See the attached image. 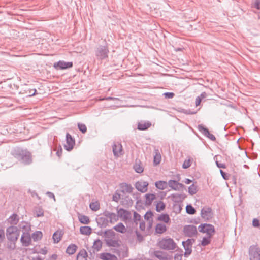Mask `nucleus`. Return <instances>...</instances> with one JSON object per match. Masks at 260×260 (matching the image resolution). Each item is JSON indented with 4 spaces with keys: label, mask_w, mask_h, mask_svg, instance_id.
Here are the masks:
<instances>
[{
    "label": "nucleus",
    "mask_w": 260,
    "mask_h": 260,
    "mask_svg": "<svg viewBox=\"0 0 260 260\" xmlns=\"http://www.w3.org/2000/svg\"><path fill=\"white\" fill-rule=\"evenodd\" d=\"M136 236H137V241L139 242L140 243V242H141L142 241H143L144 237H143V235L141 234H140L139 232L136 231Z\"/></svg>",
    "instance_id": "nucleus-54"
},
{
    "label": "nucleus",
    "mask_w": 260,
    "mask_h": 260,
    "mask_svg": "<svg viewBox=\"0 0 260 260\" xmlns=\"http://www.w3.org/2000/svg\"><path fill=\"white\" fill-rule=\"evenodd\" d=\"M6 236L9 241H17L19 236L17 227L13 225L8 227L6 230Z\"/></svg>",
    "instance_id": "nucleus-4"
},
{
    "label": "nucleus",
    "mask_w": 260,
    "mask_h": 260,
    "mask_svg": "<svg viewBox=\"0 0 260 260\" xmlns=\"http://www.w3.org/2000/svg\"><path fill=\"white\" fill-rule=\"evenodd\" d=\"M96 221L97 222L98 226L101 228H106L107 226L108 225V219L103 216L96 218Z\"/></svg>",
    "instance_id": "nucleus-17"
},
{
    "label": "nucleus",
    "mask_w": 260,
    "mask_h": 260,
    "mask_svg": "<svg viewBox=\"0 0 260 260\" xmlns=\"http://www.w3.org/2000/svg\"><path fill=\"white\" fill-rule=\"evenodd\" d=\"M109 50L106 41L104 45H99L95 50V55L99 60H104L108 57Z\"/></svg>",
    "instance_id": "nucleus-2"
},
{
    "label": "nucleus",
    "mask_w": 260,
    "mask_h": 260,
    "mask_svg": "<svg viewBox=\"0 0 260 260\" xmlns=\"http://www.w3.org/2000/svg\"><path fill=\"white\" fill-rule=\"evenodd\" d=\"M195 242L194 239H188L185 241L182 242V246L185 250L184 255L188 257L192 253V244Z\"/></svg>",
    "instance_id": "nucleus-6"
},
{
    "label": "nucleus",
    "mask_w": 260,
    "mask_h": 260,
    "mask_svg": "<svg viewBox=\"0 0 260 260\" xmlns=\"http://www.w3.org/2000/svg\"><path fill=\"white\" fill-rule=\"evenodd\" d=\"M120 188L121 189V192L123 193H131L133 192L134 189L132 186L126 183H121L120 184Z\"/></svg>",
    "instance_id": "nucleus-16"
},
{
    "label": "nucleus",
    "mask_w": 260,
    "mask_h": 260,
    "mask_svg": "<svg viewBox=\"0 0 260 260\" xmlns=\"http://www.w3.org/2000/svg\"><path fill=\"white\" fill-rule=\"evenodd\" d=\"M154 255L159 260H168L167 255L164 252L155 251L154 253Z\"/></svg>",
    "instance_id": "nucleus-24"
},
{
    "label": "nucleus",
    "mask_w": 260,
    "mask_h": 260,
    "mask_svg": "<svg viewBox=\"0 0 260 260\" xmlns=\"http://www.w3.org/2000/svg\"><path fill=\"white\" fill-rule=\"evenodd\" d=\"M178 182L174 180H170L168 182V185L172 189L174 190H178V185H177Z\"/></svg>",
    "instance_id": "nucleus-39"
},
{
    "label": "nucleus",
    "mask_w": 260,
    "mask_h": 260,
    "mask_svg": "<svg viewBox=\"0 0 260 260\" xmlns=\"http://www.w3.org/2000/svg\"><path fill=\"white\" fill-rule=\"evenodd\" d=\"M102 246V242L100 239L96 240L92 246V248L96 251H100Z\"/></svg>",
    "instance_id": "nucleus-36"
},
{
    "label": "nucleus",
    "mask_w": 260,
    "mask_h": 260,
    "mask_svg": "<svg viewBox=\"0 0 260 260\" xmlns=\"http://www.w3.org/2000/svg\"><path fill=\"white\" fill-rule=\"evenodd\" d=\"M16 241H9L7 243V247L10 250H14L16 247Z\"/></svg>",
    "instance_id": "nucleus-50"
},
{
    "label": "nucleus",
    "mask_w": 260,
    "mask_h": 260,
    "mask_svg": "<svg viewBox=\"0 0 260 260\" xmlns=\"http://www.w3.org/2000/svg\"><path fill=\"white\" fill-rule=\"evenodd\" d=\"M220 173L224 180H228L229 179V175L223 170H220Z\"/></svg>",
    "instance_id": "nucleus-57"
},
{
    "label": "nucleus",
    "mask_w": 260,
    "mask_h": 260,
    "mask_svg": "<svg viewBox=\"0 0 260 260\" xmlns=\"http://www.w3.org/2000/svg\"><path fill=\"white\" fill-rule=\"evenodd\" d=\"M167 230L166 226L162 223H158L155 227V232L158 234H162Z\"/></svg>",
    "instance_id": "nucleus-28"
},
{
    "label": "nucleus",
    "mask_w": 260,
    "mask_h": 260,
    "mask_svg": "<svg viewBox=\"0 0 260 260\" xmlns=\"http://www.w3.org/2000/svg\"><path fill=\"white\" fill-rule=\"evenodd\" d=\"M18 226L19 229L25 230V231H27L28 230V229H29V226L28 225L27 223L25 222L20 223Z\"/></svg>",
    "instance_id": "nucleus-51"
},
{
    "label": "nucleus",
    "mask_w": 260,
    "mask_h": 260,
    "mask_svg": "<svg viewBox=\"0 0 260 260\" xmlns=\"http://www.w3.org/2000/svg\"><path fill=\"white\" fill-rule=\"evenodd\" d=\"M197 187L194 184H191L190 186L188 187V193L190 195L195 194L197 193Z\"/></svg>",
    "instance_id": "nucleus-43"
},
{
    "label": "nucleus",
    "mask_w": 260,
    "mask_h": 260,
    "mask_svg": "<svg viewBox=\"0 0 260 260\" xmlns=\"http://www.w3.org/2000/svg\"><path fill=\"white\" fill-rule=\"evenodd\" d=\"M36 92H37V91H36V89H32V90H30L28 92L29 96H34V95H36Z\"/></svg>",
    "instance_id": "nucleus-64"
},
{
    "label": "nucleus",
    "mask_w": 260,
    "mask_h": 260,
    "mask_svg": "<svg viewBox=\"0 0 260 260\" xmlns=\"http://www.w3.org/2000/svg\"><path fill=\"white\" fill-rule=\"evenodd\" d=\"M155 210L157 212H160L165 210L166 204L161 201H159L156 204Z\"/></svg>",
    "instance_id": "nucleus-30"
},
{
    "label": "nucleus",
    "mask_w": 260,
    "mask_h": 260,
    "mask_svg": "<svg viewBox=\"0 0 260 260\" xmlns=\"http://www.w3.org/2000/svg\"><path fill=\"white\" fill-rule=\"evenodd\" d=\"M43 236V234L41 231H37L34 232L32 235L31 238L34 241H37L40 240Z\"/></svg>",
    "instance_id": "nucleus-33"
},
{
    "label": "nucleus",
    "mask_w": 260,
    "mask_h": 260,
    "mask_svg": "<svg viewBox=\"0 0 260 260\" xmlns=\"http://www.w3.org/2000/svg\"><path fill=\"white\" fill-rule=\"evenodd\" d=\"M157 220L159 221H163L167 223L169 222L170 218L169 217V215L166 213L160 214L158 216Z\"/></svg>",
    "instance_id": "nucleus-34"
},
{
    "label": "nucleus",
    "mask_w": 260,
    "mask_h": 260,
    "mask_svg": "<svg viewBox=\"0 0 260 260\" xmlns=\"http://www.w3.org/2000/svg\"><path fill=\"white\" fill-rule=\"evenodd\" d=\"M184 233L185 236L188 237H192L197 234L196 227L193 225H187L184 227Z\"/></svg>",
    "instance_id": "nucleus-11"
},
{
    "label": "nucleus",
    "mask_w": 260,
    "mask_h": 260,
    "mask_svg": "<svg viewBox=\"0 0 260 260\" xmlns=\"http://www.w3.org/2000/svg\"><path fill=\"white\" fill-rule=\"evenodd\" d=\"M151 126L149 121H140L138 123L137 128L140 131H145Z\"/></svg>",
    "instance_id": "nucleus-21"
},
{
    "label": "nucleus",
    "mask_w": 260,
    "mask_h": 260,
    "mask_svg": "<svg viewBox=\"0 0 260 260\" xmlns=\"http://www.w3.org/2000/svg\"><path fill=\"white\" fill-rule=\"evenodd\" d=\"M11 154L24 165H29L32 162L31 154L26 149L16 147L12 150Z\"/></svg>",
    "instance_id": "nucleus-1"
},
{
    "label": "nucleus",
    "mask_w": 260,
    "mask_h": 260,
    "mask_svg": "<svg viewBox=\"0 0 260 260\" xmlns=\"http://www.w3.org/2000/svg\"><path fill=\"white\" fill-rule=\"evenodd\" d=\"M31 238L28 232H23L20 239L22 245L25 247L28 246L31 242Z\"/></svg>",
    "instance_id": "nucleus-15"
},
{
    "label": "nucleus",
    "mask_w": 260,
    "mask_h": 260,
    "mask_svg": "<svg viewBox=\"0 0 260 260\" xmlns=\"http://www.w3.org/2000/svg\"><path fill=\"white\" fill-rule=\"evenodd\" d=\"M120 198V195L119 194H115L113 196V201L117 202Z\"/></svg>",
    "instance_id": "nucleus-59"
},
{
    "label": "nucleus",
    "mask_w": 260,
    "mask_h": 260,
    "mask_svg": "<svg viewBox=\"0 0 260 260\" xmlns=\"http://www.w3.org/2000/svg\"><path fill=\"white\" fill-rule=\"evenodd\" d=\"M80 232L84 235H89L92 232V229L90 226H83L80 228Z\"/></svg>",
    "instance_id": "nucleus-25"
},
{
    "label": "nucleus",
    "mask_w": 260,
    "mask_h": 260,
    "mask_svg": "<svg viewBox=\"0 0 260 260\" xmlns=\"http://www.w3.org/2000/svg\"><path fill=\"white\" fill-rule=\"evenodd\" d=\"M90 209L94 211H96L100 209V204L98 202H92L90 204Z\"/></svg>",
    "instance_id": "nucleus-44"
},
{
    "label": "nucleus",
    "mask_w": 260,
    "mask_h": 260,
    "mask_svg": "<svg viewBox=\"0 0 260 260\" xmlns=\"http://www.w3.org/2000/svg\"><path fill=\"white\" fill-rule=\"evenodd\" d=\"M113 229L121 233H124L126 232V228L123 224L121 222L119 223L114 226L113 227Z\"/></svg>",
    "instance_id": "nucleus-29"
},
{
    "label": "nucleus",
    "mask_w": 260,
    "mask_h": 260,
    "mask_svg": "<svg viewBox=\"0 0 260 260\" xmlns=\"http://www.w3.org/2000/svg\"><path fill=\"white\" fill-rule=\"evenodd\" d=\"M78 127L79 129L83 133L85 134L87 132V127L85 124L83 123H78Z\"/></svg>",
    "instance_id": "nucleus-48"
},
{
    "label": "nucleus",
    "mask_w": 260,
    "mask_h": 260,
    "mask_svg": "<svg viewBox=\"0 0 260 260\" xmlns=\"http://www.w3.org/2000/svg\"><path fill=\"white\" fill-rule=\"evenodd\" d=\"M77 246L74 244H71L68 246L66 249V252L69 255L74 254L77 249Z\"/></svg>",
    "instance_id": "nucleus-27"
},
{
    "label": "nucleus",
    "mask_w": 260,
    "mask_h": 260,
    "mask_svg": "<svg viewBox=\"0 0 260 260\" xmlns=\"http://www.w3.org/2000/svg\"><path fill=\"white\" fill-rule=\"evenodd\" d=\"M125 200L126 201L127 204L128 205L131 206L133 203V200L131 198H129L128 196L125 197Z\"/></svg>",
    "instance_id": "nucleus-62"
},
{
    "label": "nucleus",
    "mask_w": 260,
    "mask_h": 260,
    "mask_svg": "<svg viewBox=\"0 0 260 260\" xmlns=\"http://www.w3.org/2000/svg\"><path fill=\"white\" fill-rule=\"evenodd\" d=\"M182 254L176 253L174 255L175 260H182Z\"/></svg>",
    "instance_id": "nucleus-61"
},
{
    "label": "nucleus",
    "mask_w": 260,
    "mask_h": 260,
    "mask_svg": "<svg viewBox=\"0 0 260 260\" xmlns=\"http://www.w3.org/2000/svg\"><path fill=\"white\" fill-rule=\"evenodd\" d=\"M62 237V235L60 233V232H59L58 231L55 232L52 236V238L54 241V243H58L60 240H61V238Z\"/></svg>",
    "instance_id": "nucleus-32"
},
{
    "label": "nucleus",
    "mask_w": 260,
    "mask_h": 260,
    "mask_svg": "<svg viewBox=\"0 0 260 260\" xmlns=\"http://www.w3.org/2000/svg\"><path fill=\"white\" fill-rule=\"evenodd\" d=\"M145 204L146 206H150L152 202L156 199V196L154 193H147L145 195Z\"/></svg>",
    "instance_id": "nucleus-22"
},
{
    "label": "nucleus",
    "mask_w": 260,
    "mask_h": 260,
    "mask_svg": "<svg viewBox=\"0 0 260 260\" xmlns=\"http://www.w3.org/2000/svg\"><path fill=\"white\" fill-rule=\"evenodd\" d=\"M105 243L107 246L112 247H119L120 246V241L113 239H105Z\"/></svg>",
    "instance_id": "nucleus-18"
},
{
    "label": "nucleus",
    "mask_w": 260,
    "mask_h": 260,
    "mask_svg": "<svg viewBox=\"0 0 260 260\" xmlns=\"http://www.w3.org/2000/svg\"><path fill=\"white\" fill-rule=\"evenodd\" d=\"M35 213L36 217H41L44 215V211L41 207L38 206L35 209Z\"/></svg>",
    "instance_id": "nucleus-40"
},
{
    "label": "nucleus",
    "mask_w": 260,
    "mask_h": 260,
    "mask_svg": "<svg viewBox=\"0 0 260 260\" xmlns=\"http://www.w3.org/2000/svg\"><path fill=\"white\" fill-rule=\"evenodd\" d=\"M155 185L157 188L164 190L167 187L168 183L164 181H158L155 183Z\"/></svg>",
    "instance_id": "nucleus-26"
},
{
    "label": "nucleus",
    "mask_w": 260,
    "mask_h": 260,
    "mask_svg": "<svg viewBox=\"0 0 260 260\" xmlns=\"http://www.w3.org/2000/svg\"><path fill=\"white\" fill-rule=\"evenodd\" d=\"M252 225L254 228L260 229V221L257 218H254L252 220Z\"/></svg>",
    "instance_id": "nucleus-53"
},
{
    "label": "nucleus",
    "mask_w": 260,
    "mask_h": 260,
    "mask_svg": "<svg viewBox=\"0 0 260 260\" xmlns=\"http://www.w3.org/2000/svg\"><path fill=\"white\" fill-rule=\"evenodd\" d=\"M201 216L205 221H209L213 217L212 208L206 206L203 208L201 211Z\"/></svg>",
    "instance_id": "nucleus-7"
},
{
    "label": "nucleus",
    "mask_w": 260,
    "mask_h": 260,
    "mask_svg": "<svg viewBox=\"0 0 260 260\" xmlns=\"http://www.w3.org/2000/svg\"><path fill=\"white\" fill-rule=\"evenodd\" d=\"M171 197L172 201L177 203L181 202L186 197L184 193H173L171 195Z\"/></svg>",
    "instance_id": "nucleus-19"
},
{
    "label": "nucleus",
    "mask_w": 260,
    "mask_h": 260,
    "mask_svg": "<svg viewBox=\"0 0 260 260\" xmlns=\"http://www.w3.org/2000/svg\"><path fill=\"white\" fill-rule=\"evenodd\" d=\"M158 246L161 249L164 250H173L176 248L177 244L173 239L166 237L162 238L159 241Z\"/></svg>",
    "instance_id": "nucleus-3"
},
{
    "label": "nucleus",
    "mask_w": 260,
    "mask_h": 260,
    "mask_svg": "<svg viewBox=\"0 0 260 260\" xmlns=\"http://www.w3.org/2000/svg\"><path fill=\"white\" fill-rule=\"evenodd\" d=\"M79 221L82 224H87L89 223L90 220L88 216L79 214L78 216Z\"/></svg>",
    "instance_id": "nucleus-31"
},
{
    "label": "nucleus",
    "mask_w": 260,
    "mask_h": 260,
    "mask_svg": "<svg viewBox=\"0 0 260 260\" xmlns=\"http://www.w3.org/2000/svg\"><path fill=\"white\" fill-rule=\"evenodd\" d=\"M115 236V232L112 230H107L104 231V237L105 239H112Z\"/></svg>",
    "instance_id": "nucleus-35"
},
{
    "label": "nucleus",
    "mask_w": 260,
    "mask_h": 260,
    "mask_svg": "<svg viewBox=\"0 0 260 260\" xmlns=\"http://www.w3.org/2000/svg\"><path fill=\"white\" fill-rule=\"evenodd\" d=\"M141 219V217L139 214H138L136 212H134V222L137 224V222L140 221Z\"/></svg>",
    "instance_id": "nucleus-52"
},
{
    "label": "nucleus",
    "mask_w": 260,
    "mask_h": 260,
    "mask_svg": "<svg viewBox=\"0 0 260 260\" xmlns=\"http://www.w3.org/2000/svg\"><path fill=\"white\" fill-rule=\"evenodd\" d=\"M249 254L250 260H260V248L256 246H250Z\"/></svg>",
    "instance_id": "nucleus-8"
},
{
    "label": "nucleus",
    "mask_w": 260,
    "mask_h": 260,
    "mask_svg": "<svg viewBox=\"0 0 260 260\" xmlns=\"http://www.w3.org/2000/svg\"><path fill=\"white\" fill-rule=\"evenodd\" d=\"M80 256L85 258L88 256L87 252L84 249H82L79 251L77 256V260H78V257Z\"/></svg>",
    "instance_id": "nucleus-46"
},
{
    "label": "nucleus",
    "mask_w": 260,
    "mask_h": 260,
    "mask_svg": "<svg viewBox=\"0 0 260 260\" xmlns=\"http://www.w3.org/2000/svg\"><path fill=\"white\" fill-rule=\"evenodd\" d=\"M134 168L135 171L138 173H141L143 172V168L140 164H136L134 166Z\"/></svg>",
    "instance_id": "nucleus-47"
},
{
    "label": "nucleus",
    "mask_w": 260,
    "mask_h": 260,
    "mask_svg": "<svg viewBox=\"0 0 260 260\" xmlns=\"http://www.w3.org/2000/svg\"><path fill=\"white\" fill-rule=\"evenodd\" d=\"M161 159V156L160 154L158 153V150L155 151V154L153 158V163L155 166L158 165Z\"/></svg>",
    "instance_id": "nucleus-38"
},
{
    "label": "nucleus",
    "mask_w": 260,
    "mask_h": 260,
    "mask_svg": "<svg viewBox=\"0 0 260 260\" xmlns=\"http://www.w3.org/2000/svg\"><path fill=\"white\" fill-rule=\"evenodd\" d=\"M117 212L118 217L123 219V220H127L131 219V213L128 210L122 208L117 209Z\"/></svg>",
    "instance_id": "nucleus-13"
},
{
    "label": "nucleus",
    "mask_w": 260,
    "mask_h": 260,
    "mask_svg": "<svg viewBox=\"0 0 260 260\" xmlns=\"http://www.w3.org/2000/svg\"><path fill=\"white\" fill-rule=\"evenodd\" d=\"M9 222L11 224H17L18 222L17 215L13 214L9 218Z\"/></svg>",
    "instance_id": "nucleus-42"
},
{
    "label": "nucleus",
    "mask_w": 260,
    "mask_h": 260,
    "mask_svg": "<svg viewBox=\"0 0 260 260\" xmlns=\"http://www.w3.org/2000/svg\"><path fill=\"white\" fill-rule=\"evenodd\" d=\"M66 144L64 145V147L68 151H71L75 145V141L74 138L68 133L66 134Z\"/></svg>",
    "instance_id": "nucleus-9"
},
{
    "label": "nucleus",
    "mask_w": 260,
    "mask_h": 260,
    "mask_svg": "<svg viewBox=\"0 0 260 260\" xmlns=\"http://www.w3.org/2000/svg\"><path fill=\"white\" fill-rule=\"evenodd\" d=\"M186 212L188 214L193 215L196 213V209L191 204H188L186 206Z\"/></svg>",
    "instance_id": "nucleus-41"
},
{
    "label": "nucleus",
    "mask_w": 260,
    "mask_h": 260,
    "mask_svg": "<svg viewBox=\"0 0 260 260\" xmlns=\"http://www.w3.org/2000/svg\"><path fill=\"white\" fill-rule=\"evenodd\" d=\"M191 164L190 159L185 160L182 165V168L183 169H187L189 168Z\"/></svg>",
    "instance_id": "nucleus-55"
},
{
    "label": "nucleus",
    "mask_w": 260,
    "mask_h": 260,
    "mask_svg": "<svg viewBox=\"0 0 260 260\" xmlns=\"http://www.w3.org/2000/svg\"><path fill=\"white\" fill-rule=\"evenodd\" d=\"M153 216V213L151 211H148L144 216V219L146 220L149 221L152 218Z\"/></svg>",
    "instance_id": "nucleus-49"
},
{
    "label": "nucleus",
    "mask_w": 260,
    "mask_h": 260,
    "mask_svg": "<svg viewBox=\"0 0 260 260\" xmlns=\"http://www.w3.org/2000/svg\"><path fill=\"white\" fill-rule=\"evenodd\" d=\"M253 7L257 10H260V0H254Z\"/></svg>",
    "instance_id": "nucleus-58"
},
{
    "label": "nucleus",
    "mask_w": 260,
    "mask_h": 260,
    "mask_svg": "<svg viewBox=\"0 0 260 260\" xmlns=\"http://www.w3.org/2000/svg\"><path fill=\"white\" fill-rule=\"evenodd\" d=\"M100 258L102 260H118L117 257L115 255L107 252L101 253Z\"/></svg>",
    "instance_id": "nucleus-20"
},
{
    "label": "nucleus",
    "mask_w": 260,
    "mask_h": 260,
    "mask_svg": "<svg viewBox=\"0 0 260 260\" xmlns=\"http://www.w3.org/2000/svg\"><path fill=\"white\" fill-rule=\"evenodd\" d=\"M112 149L114 155L117 157L119 156L122 151V147L120 144H118V145L114 144L113 146Z\"/></svg>",
    "instance_id": "nucleus-23"
},
{
    "label": "nucleus",
    "mask_w": 260,
    "mask_h": 260,
    "mask_svg": "<svg viewBox=\"0 0 260 260\" xmlns=\"http://www.w3.org/2000/svg\"><path fill=\"white\" fill-rule=\"evenodd\" d=\"M136 188L142 193H144L147 191L148 183L146 181H139L135 183Z\"/></svg>",
    "instance_id": "nucleus-14"
},
{
    "label": "nucleus",
    "mask_w": 260,
    "mask_h": 260,
    "mask_svg": "<svg viewBox=\"0 0 260 260\" xmlns=\"http://www.w3.org/2000/svg\"><path fill=\"white\" fill-rule=\"evenodd\" d=\"M118 220V216L115 213H112L111 216L109 218V222L111 223L116 222Z\"/></svg>",
    "instance_id": "nucleus-45"
},
{
    "label": "nucleus",
    "mask_w": 260,
    "mask_h": 260,
    "mask_svg": "<svg viewBox=\"0 0 260 260\" xmlns=\"http://www.w3.org/2000/svg\"><path fill=\"white\" fill-rule=\"evenodd\" d=\"M112 214V212H110L107 211H105L103 212V215L104 216V217H106V218H109L110 216H111V214Z\"/></svg>",
    "instance_id": "nucleus-60"
},
{
    "label": "nucleus",
    "mask_w": 260,
    "mask_h": 260,
    "mask_svg": "<svg viewBox=\"0 0 260 260\" xmlns=\"http://www.w3.org/2000/svg\"><path fill=\"white\" fill-rule=\"evenodd\" d=\"M199 231L201 233H206L207 236H213L215 233L214 226L211 224H201L198 226Z\"/></svg>",
    "instance_id": "nucleus-5"
},
{
    "label": "nucleus",
    "mask_w": 260,
    "mask_h": 260,
    "mask_svg": "<svg viewBox=\"0 0 260 260\" xmlns=\"http://www.w3.org/2000/svg\"><path fill=\"white\" fill-rule=\"evenodd\" d=\"M211 237L212 236H207V237H203L201 243V245L205 246L209 244L211 241Z\"/></svg>",
    "instance_id": "nucleus-37"
},
{
    "label": "nucleus",
    "mask_w": 260,
    "mask_h": 260,
    "mask_svg": "<svg viewBox=\"0 0 260 260\" xmlns=\"http://www.w3.org/2000/svg\"><path fill=\"white\" fill-rule=\"evenodd\" d=\"M198 130L202 133L206 137L208 138L209 139L213 141H215L216 140V137L214 135L210 133L208 129L205 127L203 125L200 124L198 126Z\"/></svg>",
    "instance_id": "nucleus-12"
},
{
    "label": "nucleus",
    "mask_w": 260,
    "mask_h": 260,
    "mask_svg": "<svg viewBox=\"0 0 260 260\" xmlns=\"http://www.w3.org/2000/svg\"><path fill=\"white\" fill-rule=\"evenodd\" d=\"M72 62H66L63 60H59L54 63L53 67L56 70H65L73 67Z\"/></svg>",
    "instance_id": "nucleus-10"
},
{
    "label": "nucleus",
    "mask_w": 260,
    "mask_h": 260,
    "mask_svg": "<svg viewBox=\"0 0 260 260\" xmlns=\"http://www.w3.org/2000/svg\"><path fill=\"white\" fill-rule=\"evenodd\" d=\"M139 228L142 231H144L145 229V223L144 221L140 222Z\"/></svg>",
    "instance_id": "nucleus-63"
},
{
    "label": "nucleus",
    "mask_w": 260,
    "mask_h": 260,
    "mask_svg": "<svg viewBox=\"0 0 260 260\" xmlns=\"http://www.w3.org/2000/svg\"><path fill=\"white\" fill-rule=\"evenodd\" d=\"M163 95L166 99H172L174 96L175 94L173 92H165Z\"/></svg>",
    "instance_id": "nucleus-56"
}]
</instances>
